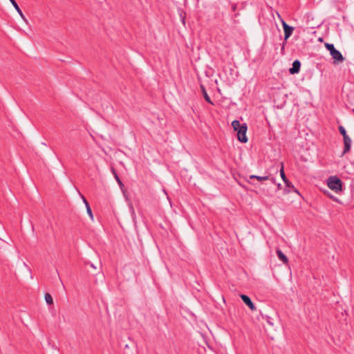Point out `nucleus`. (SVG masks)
Instances as JSON below:
<instances>
[{
	"mask_svg": "<svg viewBox=\"0 0 354 354\" xmlns=\"http://www.w3.org/2000/svg\"><path fill=\"white\" fill-rule=\"evenodd\" d=\"M328 186L337 193L342 190V181L337 176H330L328 179Z\"/></svg>",
	"mask_w": 354,
	"mask_h": 354,
	"instance_id": "nucleus-3",
	"label": "nucleus"
},
{
	"mask_svg": "<svg viewBox=\"0 0 354 354\" xmlns=\"http://www.w3.org/2000/svg\"><path fill=\"white\" fill-rule=\"evenodd\" d=\"M338 129L340 134L343 136V138L346 136H348L346 133V131L343 126H339Z\"/></svg>",
	"mask_w": 354,
	"mask_h": 354,
	"instance_id": "nucleus-13",
	"label": "nucleus"
},
{
	"mask_svg": "<svg viewBox=\"0 0 354 354\" xmlns=\"http://www.w3.org/2000/svg\"><path fill=\"white\" fill-rule=\"evenodd\" d=\"M301 64L299 60H295L292 63V67L289 69L290 74H295L299 73L300 69Z\"/></svg>",
	"mask_w": 354,
	"mask_h": 354,
	"instance_id": "nucleus-8",
	"label": "nucleus"
},
{
	"mask_svg": "<svg viewBox=\"0 0 354 354\" xmlns=\"http://www.w3.org/2000/svg\"><path fill=\"white\" fill-rule=\"evenodd\" d=\"M277 17L279 19V20L281 21V19H283V18L281 17L280 14L279 12H277Z\"/></svg>",
	"mask_w": 354,
	"mask_h": 354,
	"instance_id": "nucleus-20",
	"label": "nucleus"
},
{
	"mask_svg": "<svg viewBox=\"0 0 354 354\" xmlns=\"http://www.w3.org/2000/svg\"><path fill=\"white\" fill-rule=\"evenodd\" d=\"M240 297L241 298L242 301L245 304V305H247L251 310H256V306H254V304H253V302L252 301V300L248 295L242 294V295H240Z\"/></svg>",
	"mask_w": 354,
	"mask_h": 354,
	"instance_id": "nucleus-5",
	"label": "nucleus"
},
{
	"mask_svg": "<svg viewBox=\"0 0 354 354\" xmlns=\"http://www.w3.org/2000/svg\"><path fill=\"white\" fill-rule=\"evenodd\" d=\"M249 178L250 179L255 178V179L258 180L260 182L263 181V180H270L272 185H275L276 184L275 179L274 178H270V176H257V175H251V176H250Z\"/></svg>",
	"mask_w": 354,
	"mask_h": 354,
	"instance_id": "nucleus-7",
	"label": "nucleus"
},
{
	"mask_svg": "<svg viewBox=\"0 0 354 354\" xmlns=\"http://www.w3.org/2000/svg\"><path fill=\"white\" fill-rule=\"evenodd\" d=\"M232 126L234 131H237L238 140L243 143L248 142V138L246 136V132L248 129L247 124L245 123L241 124L239 120H234L232 122Z\"/></svg>",
	"mask_w": 354,
	"mask_h": 354,
	"instance_id": "nucleus-1",
	"label": "nucleus"
},
{
	"mask_svg": "<svg viewBox=\"0 0 354 354\" xmlns=\"http://www.w3.org/2000/svg\"><path fill=\"white\" fill-rule=\"evenodd\" d=\"M82 200L86 205V207H87V205H89L88 201L86 200L85 197L84 196H82Z\"/></svg>",
	"mask_w": 354,
	"mask_h": 354,
	"instance_id": "nucleus-18",
	"label": "nucleus"
},
{
	"mask_svg": "<svg viewBox=\"0 0 354 354\" xmlns=\"http://www.w3.org/2000/svg\"><path fill=\"white\" fill-rule=\"evenodd\" d=\"M278 189H281V184H277Z\"/></svg>",
	"mask_w": 354,
	"mask_h": 354,
	"instance_id": "nucleus-21",
	"label": "nucleus"
},
{
	"mask_svg": "<svg viewBox=\"0 0 354 354\" xmlns=\"http://www.w3.org/2000/svg\"><path fill=\"white\" fill-rule=\"evenodd\" d=\"M276 252L279 260H281L284 264H287L288 263V257L282 252L281 250H277Z\"/></svg>",
	"mask_w": 354,
	"mask_h": 354,
	"instance_id": "nucleus-9",
	"label": "nucleus"
},
{
	"mask_svg": "<svg viewBox=\"0 0 354 354\" xmlns=\"http://www.w3.org/2000/svg\"><path fill=\"white\" fill-rule=\"evenodd\" d=\"M286 187L288 188V192H290L291 190H293L294 192L298 193L297 190L295 188V187L291 184L288 183V185H286Z\"/></svg>",
	"mask_w": 354,
	"mask_h": 354,
	"instance_id": "nucleus-15",
	"label": "nucleus"
},
{
	"mask_svg": "<svg viewBox=\"0 0 354 354\" xmlns=\"http://www.w3.org/2000/svg\"><path fill=\"white\" fill-rule=\"evenodd\" d=\"M45 300L48 305H52L53 304V297L49 293L45 294Z\"/></svg>",
	"mask_w": 354,
	"mask_h": 354,
	"instance_id": "nucleus-12",
	"label": "nucleus"
},
{
	"mask_svg": "<svg viewBox=\"0 0 354 354\" xmlns=\"http://www.w3.org/2000/svg\"><path fill=\"white\" fill-rule=\"evenodd\" d=\"M325 46L335 60L334 63L342 62L344 60V57L342 53L335 48L333 44L326 43Z\"/></svg>",
	"mask_w": 354,
	"mask_h": 354,
	"instance_id": "nucleus-2",
	"label": "nucleus"
},
{
	"mask_svg": "<svg viewBox=\"0 0 354 354\" xmlns=\"http://www.w3.org/2000/svg\"><path fill=\"white\" fill-rule=\"evenodd\" d=\"M86 212L88 213V214L89 215L90 218L93 220V213H92V210L90 207V205H87L86 207Z\"/></svg>",
	"mask_w": 354,
	"mask_h": 354,
	"instance_id": "nucleus-17",
	"label": "nucleus"
},
{
	"mask_svg": "<svg viewBox=\"0 0 354 354\" xmlns=\"http://www.w3.org/2000/svg\"><path fill=\"white\" fill-rule=\"evenodd\" d=\"M91 266L93 268H95V266L93 263H91Z\"/></svg>",
	"mask_w": 354,
	"mask_h": 354,
	"instance_id": "nucleus-22",
	"label": "nucleus"
},
{
	"mask_svg": "<svg viewBox=\"0 0 354 354\" xmlns=\"http://www.w3.org/2000/svg\"><path fill=\"white\" fill-rule=\"evenodd\" d=\"M281 24L284 30V39L286 41L292 35L294 28L287 24L283 19H281Z\"/></svg>",
	"mask_w": 354,
	"mask_h": 354,
	"instance_id": "nucleus-4",
	"label": "nucleus"
},
{
	"mask_svg": "<svg viewBox=\"0 0 354 354\" xmlns=\"http://www.w3.org/2000/svg\"><path fill=\"white\" fill-rule=\"evenodd\" d=\"M201 91H202V93L203 95V97H204L205 100L208 103H209L211 104H213V102L211 100L210 97H209L208 94L207 93V91H206L205 88L204 87V86L201 85Z\"/></svg>",
	"mask_w": 354,
	"mask_h": 354,
	"instance_id": "nucleus-11",
	"label": "nucleus"
},
{
	"mask_svg": "<svg viewBox=\"0 0 354 354\" xmlns=\"http://www.w3.org/2000/svg\"><path fill=\"white\" fill-rule=\"evenodd\" d=\"M352 112L354 113V109L352 110Z\"/></svg>",
	"mask_w": 354,
	"mask_h": 354,
	"instance_id": "nucleus-23",
	"label": "nucleus"
},
{
	"mask_svg": "<svg viewBox=\"0 0 354 354\" xmlns=\"http://www.w3.org/2000/svg\"><path fill=\"white\" fill-rule=\"evenodd\" d=\"M112 171H113V173L114 174V176H115V178L116 179V180L118 183V184L120 185H122V183L121 180L120 179V178L117 175L116 172L115 171L114 169H113V168H112Z\"/></svg>",
	"mask_w": 354,
	"mask_h": 354,
	"instance_id": "nucleus-16",
	"label": "nucleus"
},
{
	"mask_svg": "<svg viewBox=\"0 0 354 354\" xmlns=\"http://www.w3.org/2000/svg\"><path fill=\"white\" fill-rule=\"evenodd\" d=\"M10 1V3L12 4V6H14V8H15V10L17 11V12L19 13V15H20V17L25 21H26V19L25 17V16L24 15V14L22 13L20 8L19 7L18 4L17 3L16 1L15 0H9Z\"/></svg>",
	"mask_w": 354,
	"mask_h": 354,
	"instance_id": "nucleus-10",
	"label": "nucleus"
},
{
	"mask_svg": "<svg viewBox=\"0 0 354 354\" xmlns=\"http://www.w3.org/2000/svg\"><path fill=\"white\" fill-rule=\"evenodd\" d=\"M281 169H280V175H281V178L283 180L286 179L287 178H286V176L285 175L283 162H281Z\"/></svg>",
	"mask_w": 354,
	"mask_h": 354,
	"instance_id": "nucleus-14",
	"label": "nucleus"
},
{
	"mask_svg": "<svg viewBox=\"0 0 354 354\" xmlns=\"http://www.w3.org/2000/svg\"><path fill=\"white\" fill-rule=\"evenodd\" d=\"M283 182L286 185H288V183L291 184V183L288 180V178L283 180Z\"/></svg>",
	"mask_w": 354,
	"mask_h": 354,
	"instance_id": "nucleus-19",
	"label": "nucleus"
},
{
	"mask_svg": "<svg viewBox=\"0 0 354 354\" xmlns=\"http://www.w3.org/2000/svg\"><path fill=\"white\" fill-rule=\"evenodd\" d=\"M344 140V151L342 153V156L345 153H348L351 149V139L349 138L348 136H346L343 138Z\"/></svg>",
	"mask_w": 354,
	"mask_h": 354,
	"instance_id": "nucleus-6",
	"label": "nucleus"
}]
</instances>
